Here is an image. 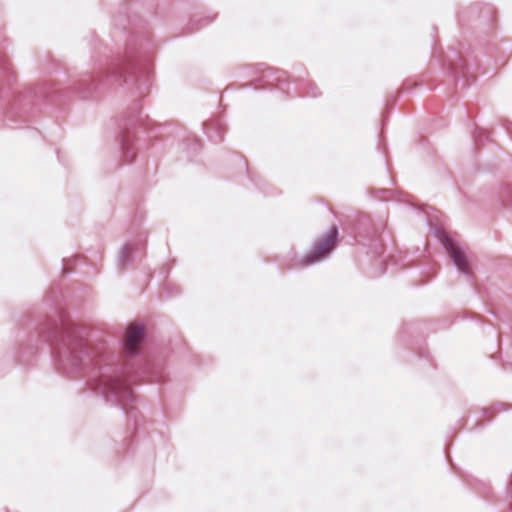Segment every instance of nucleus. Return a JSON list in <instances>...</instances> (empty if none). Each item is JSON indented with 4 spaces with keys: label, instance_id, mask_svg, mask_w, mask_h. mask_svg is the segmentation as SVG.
<instances>
[{
    "label": "nucleus",
    "instance_id": "obj_1",
    "mask_svg": "<svg viewBox=\"0 0 512 512\" xmlns=\"http://www.w3.org/2000/svg\"><path fill=\"white\" fill-rule=\"evenodd\" d=\"M53 349L57 368L63 374L72 375L82 372L88 366H97L98 371L94 377L96 390L106 399H114L123 411L125 403L134 400L123 367L114 358L103 359L88 350L76 328H63L62 336Z\"/></svg>",
    "mask_w": 512,
    "mask_h": 512
},
{
    "label": "nucleus",
    "instance_id": "obj_2",
    "mask_svg": "<svg viewBox=\"0 0 512 512\" xmlns=\"http://www.w3.org/2000/svg\"><path fill=\"white\" fill-rule=\"evenodd\" d=\"M337 242V229L331 227L313 242L310 250L301 261V264L309 266L325 260L330 255V250L336 246Z\"/></svg>",
    "mask_w": 512,
    "mask_h": 512
},
{
    "label": "nucleus",
    "instance_id": "obj_3",
    "mask_svg": "<svg viewBox=\"0 0 512 512\" xmlns=\"http://www.w3.org/2000/svg\"><path fill=\"white\" fill-rule=\"evenodd\" d=\"M441 239L448 252L455 268L467 277H471V272L468 269L466 256L461 248L456 247L448 235L443 231Z\"/></svg>",
    "mask_w": 512,
    "mask_h": 512
},
{
    "label": "nucleus",
    "instance_id": "obj_4",
    "mask_svg": "<svg viewBox=\"0 0 512 512\" xmlns=\"http://www.w3.org/2000/svg\"><path fill=\"white\" fill-rule=\"evenodd\" d=\"M118 85H128L137 81L136 68L134 66H119L110 76Z\"/></svg>",
    "mask_w": 512,
    "mask_h": 512
},
{
    "label": "nucleus",
    "instance_id": "obj_5",
    "mask_svg": "<svg viewBox=\"0 0 512 512\" xmlns=\"http://www.w3.org/2000/svg\"><path fill=\"white\" fill-rule=\"evenodd\" d=\"M143 334L144 328L140 325H136L130 328L127 334L126 342L124 344V347L130 356H133L135 353L137 344L140 342Z\"/></svg>",
    "mask_w": 512,
    "mask_h": 512
},
{
    "label": "nucleus",
    "instance_id": "obj_6",
    "mask_svg": "<svg viewBox=\"0 0 512 512\" xmlns=\"http://www.w3.org/2000/svg\"><path fill=\"white\" fill-rule=\"evenodd\" d=\"M131 250H132V248L129 245H127V244L122 245L120 254L118 257V265L120 267L124 268L127 264H130L132 262V259L130 257Z\"/></svg>",
    "mask_w": 512,
    "mask_h": 512
},
{
    "label": "nucleus",
    "instance_id": "obj_7",
    "mask_svg": "<svg viewBox=\"0 0 512 512\" xmlns=\"http://www.w3.org/2000/svg\"><path fill=\"white\" fill-rule=\"evenodd\" d=\"M309 91L305 93V96L308 97H317L320 93L318 91V88L315 86V84L309 82Z\"/></svg>",
    "mask_w": 512,
    "mask_h": 512
},
{
    "label": "nucleus",
    "instance_id": "obj_8",
    "mask_svg": "<svg viewBox=\"0 0 512 512\" xmlns=\"http://www.w3.org/2000/svg\"><path fill=\"white\" fill-rule=\"evenodd\" d=\"M145 246H146V240L144 239V240H143V242L140 244V246H139V247L137 246V247H136V249H137V250H138V249H140V250H144V249H145Z\"/></svg>",
    "mask_w": 512,
    "mask_h": 512
},
{
    "label": "nucleus",
    "instance_id": "obj_9",
    "mask_svg": "<svg viewBox=\"0 0 512 512\" xmlns=\"http://www.w3.org/2000/svg\"><path fill=\"white\" fill-rule=\"evenodd\" d=\"M237 160H238V162H239V163H241L244 167H246V162H245V160H244L243 158H241V157H237Z\"/></svg>",
    "mask_w": 512,
    "mask_h": 512
},
{
    "label": "nucleus",
    "instance_id": "obj_10",
    "mask_svg": "<svg viewBox=\"0 0 512 512\" xmlns=\"http://www.w3.org/2000/svg\"><path fill=\"white\" fill-rule=\"evenodd\" d=\"M208 136H209L210 139L213 140V136H211V135H208ZM216 137H217V139H214V141H221V139H222L221 135H217Z\"/></svg>",
    "mask_w": 512,
    "mask_h": 512
},
{
    "label": "nucleus",
    "instance_id": "obj_11",
    "mask_svg": "<svg viewBox=\"0 0 512 512\" xmlns=\"http://www.w3.org/2000/svg\"><path fill=\"white\" fill-rule=\"evenodd\" d=\"M122 149L124 150V154L126 155L128 151H126V143H122Z\"/></svg>",
    "mask_w": 512,
    "mask_h": 512
},
{
    "label": "nucleus",
    "instance_id": "obj_12",
    "mask_svg": "<svg viewBox=\"0 0 512 512\" xmlns=\"http://www.w3.org/2000/svg\"><path fill=\"white\" fill-rule=\"evenodd\" d=\"M212 124L211 123H208L205 125V128H209Z\"/></svg>",
    "mask_w": 512,
    "mask_h": 512
}]
</instances>
